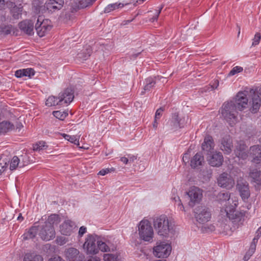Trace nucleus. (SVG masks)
<instances>
[{
    "label": "nucleus",
    "mask_w": 261,
    "mask_h": 261,
    "mask_svg": "<svg viewBox=\"0 0 261 261\" xmlns=\"http://www.w3.org/2000/svg\"><path fill=\"white\" fill-rule=\"evenodd\" d=\"M236 204L234 205H227L224 209L220 211V215L227 217L230 220L231 225L233 226V229H237L240 226H242L244 221L245 213L244 212H239L235 211Z\"/></svg>",
    "instance_id": "f257e3e1"
},
{
    "label": "nucleus",
    "mask_w": 261,
    "mask_h": 261,
    "mask_svg": "<svg viewBox=\"0 0 261 261\" xmlns=\"http://www.w3.org/2000/svg\"><path fill=\"white\" fill-rule=\"evenodd\" d=\"M153 225L157 233L161 236L167 237L172 229V226L165 215L155 217L153 219Z\"/></svg>",
    "instance_id": "f03ea898"
},
{
    "label": "nucleus",
    "mask_w": 261,
    "mask_h": 261,
    "mask_svg": "<svg viewBox=\"0 0 261 261\" xmlns=\"http://www.w3.org/2000/svg\"><path fill=\"white\" fill-rule=\"evenodd\" d=\"M238 109L235 107L233 101L224 102L221 109V114L224 119L232 126L237 121Z\"/></svg>",
    "instance_id": "7ed1b4c3"
},
{
    "label": "nucleus",
    "mask_w": 261,
    "mask_h": 261,
    "mask_svg": "<svg viewBox=\"0 0 261 261\" xmlns=\"http://www.w3.org/2000/svg\"><path fill=\"white\" fill-rule=\"evenodd\" d=\"M138 231L141 240L149 243L153 241L154 232L151 223L148 220H143L140 222Z\"/></svg>",
    "instance_id": "20e7f679"
},
{
    "label": "nucleus",
    "mask_w": 261,
    "mask_h": 261,
    "mask_svg": "<svg viewBox=\"0 0 261 261\" xmlns=\"http://www.w3.org/2000/svg\"><path fill=\"white\" fill-rule=\"evenodd\" d=\"M194 216L196 221L201 224L209 221L211 218L210 210L205 206H198L194 210Z\"/></svg>",
    "instance_id": "39448f33"
},
{
    "label": "nucleus",
    "mask_w": 261,
    "mask_h": 261,
    "mask_svg": "<svg viewBox=\"0 0 261 261\" xmlns=\"http://www.w3.org/2000/svg\"><path fill=\"white\" fill-rule=\"evenodd\" d=\"M221 218H220L217 224L218 230L221 233L225 235L230 234L231 233L235 230L233 229V225H231V222L230 219L227 217H224L220 215Z\"/></svg>",
    "instance_id": "423d86ee"
},
{
    "label": "nucleus",
    "mask_w": 261,
    "mask_h": 261,
    "mask_svg": "<svg viewBox=\"0 0 261 261\" xmlns=\"http://www.w3.org/2000/svg\"><path fill=\"white\" fill-rule=\"evenodd\" d=\"M171 246L165 243H160L153 248L154 255L159 257H167L170 254Z\"/></svg>",
    "instance_id": "0eeeda50"
},
{
    "label": "nucleus",
    "mask_w": 261,
    "mask_h": 261,
    "mask_svg": "<svg viewBox=\"0 0 261 261\" xmlns=\"http://www.w3.org/2000/svg\"><path fill=\"white\" fill-rule=\"evenodd\" d=\"M217 183L222 188L230 189L233 187L234 180L230 175L223 172L218 177Z\"/></svg>",
    "instance_id": "6e6552de"
},
{
    "label": "nucleus",
    "mask_w": 261,
    "mask_h": 261,
    "mask_svg": "<svg viewBox=\"0 0 261 261\" xmlns=\"http://www.w3.org/2000/svg\"><path fill=\"white\" fill-rule=\"evenodd\" d=\"M48 225H43L39 232L41 239L46 241H49L55 237L54 227L50 224Z\"/></svg>",
    "instance_id": "1a4fd4ad"
},
{
    "label": "nucleus",
    "mask_w": 261,
    "mask_h": 261,
    "mask_svg": "<svg viewBox=\"0 0 261 261\" xmlns=\"http://www.w3.org/2000/svg\"><path fill=\"white\" fill-rule=\"evenodd\" d=\"M97 240V239L92 235L87 237L84 244V247L86 249L88 254H95L98 253Z\"/></svg>",
    "instance_id": "9d476101"
},
{
    "label": "nucleus",
    "mask_w": 261,
    "mask_h": 261,
    "mask_svg": "<svg viewBox=\"0 0 261 261\" xmlns=\"http://www.w3.org/2000/svg\"><path fill=\"white\" fill-rule=\"evenodd\" d=\"M65 256L68 261H85L84 255L74 248H69L65 251Z\"/></svg>",
    "instance_id": "9b49d317"
},
{
    "label": "nucleus",
    "mask_w": 261,
    "mask_h": 261,
    "mask_svg": "<svg viewBox=\"0 0 261 261\" xmlns=\"http://www.w3.org/2000/svg\"><path fill=\"white\" fill-rule=\"evenodd\" d=\"M187 194L190 198L189 204L192 206L196 203L199 202L202 197V191L195 186L191 187Z\"/></svg>",
    "instance_id": "f8f14e48"
},
{
    "label": "nucleus",
    "mask_w": 261,
    "mask_h": 261,
    "mask_svg": "<svg viewBox=\"0 0 261 261\" xmlns=\"http://www.w3.org/2000/svg\"><path fill=\"white\" fill-rule=\"evenodd\" d=\"M248 98L245 93L243 92H239L236 96V98L233 101L235 107L240 111H242L246 107L248 104Z\"/></svg>",
    "instance_id": "ddd939ff"
},
{
    "label": "nucleus",
    "mask_w": 261,
    "mask_h": 261,
    "mask_svg": "<svg viewBox=\"0 0 261 261\" xmlns=\"http://www.w3.org/2000/svg\"><path fill=\"white\" fill-rule=\"evenodd\" d=\"M51 28V27L47 24L41 16H39L35 24V29L37 34L40 37L44 36L46 33L49 31Z\"/></svg>",
    "instance_id": "4468645a"
},
{
    "label": "nucleus",
    "mask_w": 261,
    "mask_h": 261,
    "mask_svg": "<svg viewBox=\"0 0 261 261\" xmlns=\"http://www.w3.org/2000/svg\"><path fill=\"white\" fill-rule=\"evenodd\" d=\"M76 226L71 220H65L60 226L61 233L65 236H70L73 232Z\"/></svg>",
    "instance_id": "2eb2a0df"
},
{
    "label": "nucleus",
    "mask_w": 261,
    "mask_h": 261,
    "mask_svg": "<svg viewBox=\"0 0 261 261\" xmlns=\"http://www.w3.org/2000/svg\"><path fill=\"white\" fill-rule=\"evenodd\" d=\"M249 155L252 158L251 162L255 164L261 163V145L252 146L249 149Z\"/></svg>",
    "instance_id": "dca6fc26"
},
{
    "label": "nucleus",
    "mask_w": 261,
    "mask_h": 261,
    "mask_svg": "<svg viewBox=\"0 0 261 261\" xmlns=\"http://www.w3.org/2000/svg\"><path fill=\"white\" fill-rule=\"evenodd\" d=\"M220 147L225 153L229 154L231 152L233 145L232 139L229 135H225L221 139Z\"/></svg>",
    "instance_id": "f3484780"
},
{
    "label": "nucleus",
    "mask_w": 261,
    "mask_h": 261,
    "mask_svg": "<svg viewBox=\"0 0 261 261\" xmlns=\"http://www.w3.org/2000/svg\"><path fill=\"white\" fill-rule=\"evenodd\" d=\"M63 5V0H48L43 6V9H46L49 12H54L60 10Z\"/></svg>",
    "instance_id": "a211bd4d"
},
{
    "label": "nucleus",
    "mask_w": 261,
    "mask_h": 261,
    "mask_svg": "<svg viewBox=\"0 0 261 261\" xmlns=\"http://www.w3.org/2000/svg\"><path fill=\"white\" fill-rule=\"evenodd\" d=\"M208 163L213 167H220L223 162V157L221 152H214L207 157Z\"/></svg>",
    "instance_id": "6ab92c4d"
},
{
    "label": "nucleus",
    "mask_w": 261,
    "mask_h": 261,
    "mask_svg": "<svg viewBox=\"0 0 261 261\" xmlns=\"http://www.w3.org/2000/svg\"><path fill=\"white\" fill-rule=\"evenodd\" d=\"M73 91L71 88H67L63 92L59 94V101L62 105L64 102L65 104L70 103L73 99Z\"/></svg>",
    "instance_id": "aec40b11"
},
{
    "label": "nucleus",
    "mask_w": 261,
    "mask_h": 261,
    "mask_svg": "<svg viewBox=\"0 0 261 261\" xmlns=\"http://www.w3.org/2000/svg\"><path fill=\"white\" fill-rule=\"evenodd\" d=\"M248 178L251 183L261 185V170L256 168H250Z\"/></svg>",
    "instance_id": "412c9836"
},
{
    "label": "nucleus",
    "mask_w": 261,
    "mask_h": 261,
    "mask_svg": "<svg viewBox=\"0 0 261 261\" xmlns=\"http://www.w3.org/2000/svg\"><path fill=\"white\" fill-rule=\"evenodd\" d=\"M19 27L21 31L29 35L34 34V22L32 20H25L19 22Z\"/></svg>",
    "instance_id": "4be33fe9"
},
{
    "label": "nucleus",
    "mask_w": 261,
    "mask_h": 261,
    "mask_svg": "<svg viewBox=\"0 0 261 261\" xmlns=\"http://www.w3.org/2000/svg\"><path fill=\"white\" fill-rule=\"evenodd\" d=\"M258 93L261 95V88L257 93L253 91V95H252V107L250 110L253 113H256L260 107L261 99L258 95Z\"/></svg>",
    "instance_id": "5701e85b"
},
{
    "label": "nucleus",
    "mask_w": 261,
    "mask_h": 261,
    "mask_svg": "<svg viewBox=\"0 0 261 261\" xmlns=\"http://www.w3.org/2000/svg\"><path fill=\"white\" fill-rule=\"evenodd\" d=\"M202 149L209 155L213 152L214 143L212 137L207 136L205 137L203 143L202 144Z\"/></svg>",
    "instance_id": "b1692460"
},
{
    "label": "nucleus",
    "mask_w": 261,
    "mask_h": 261,
    "mask_svg": "<svg viewBox=\"0 0 261 261\" xmlns=\"http://www.w3.org/2000/svg\"><path fill=\"white\" fill-rule=\"evenodd\" d=\"M238 189L242 199H247L250 196V191L248 184L246 182H239L237 184Z\"/></svg>",
    "instance_id": "393cba45"
},
{
    "label": "nucleus",
    "mask_w": 261,
    "mask_h": 261,
    "mask_svg": "<svg viewBox=\"0 0 261 261\" xmlns=\"http://www.w3.org/2000/svg\"><path fill=\"white\" fill-rule=\"evenodd\" d=\"M97 245L98 251L101 250L102 252H108L111 250H113L114 247L109 241L98 240H97Z\"/></svg>",
    "instance_id": "a878e982"
},
{
    "label": "nucleus",
    "mask_w": 261,
    "mask_h": 261,
    "mask_svg": "<svg viewBox=\"0 0 261 261\" xmlns=\"http://www.w3.org/2000/svg\"><path fill=\"white\" fill-rule=\"evenodd\" d=\"M204 163V158L200 153H197L191 160V166L196 168L201 166Z\"/></svg>",
    "instance_id": "bb28decb"
},
{
    "label": "nucleus",
    "mask_w": 261,
    "mask_h": 261,
    "mask_svg": "<svg viewBox=\"0 0 261 261\" xmlns=\"http://www.w3.org/2000/svg\"><path fill=\"white\" fill-rule=\"evenodd\" d=\"M159 79L158 77H149L145 80V85L144 87V91L142 92V94H143L146 91H149L153 88L156 84V80Z\"/></svg>",
    "instance_id": "cd10ccee"
},
{
    "label": "nucleus",
    "mask_w": 261,
    "mask_h": 261,
    "mask_svg": "<svg viewBox=\"0 0 261 261\" xmlns=\"http://www.w3.org/2000/svg\"><path fill=\"white\" fill-rule=\"evenodd\" d=\"M26 164L20 163V159L16 156H14L10 163V169L12 171L15 170L16 168H21L25 166Z\"/></svg>",
    "instance_id": "c85d7f7f"
},
{
    "label": "nucleus",
    "mask_w": 261,
    "mask_h": 261,
    "mask_svg": "<svg viewBox=\"0 0 261 261\" xmlns=\"http://www.w3.org/2000/svg\"><path fill=\"white\" fill-rule=\"evenodd\" d=\"M38 231V226H32L27 232H25L22 237L24 240L34 238Z\"/></svg>",
    "instance_id": "c756f323"
},
{
    "label": "nucleus",
    "mask_w": 261,
    "mask_h": 261,
    "mask_svg": "<svg viewBox=\"0 0 261 261\" xmlns=\"http://www.w3.org/2000/svg\"><path fill=\"white\" fill-rule=\"evenodd\" d=\"M10 13L13 17L15 19H19L22 14L23 7L20 4L18 6L14 5L12 7L10 8Z\"/></svg>",
    "instance_id": "7c9ffc66"
},
{
    "label": "nucleus",
    "mask_w": 261,
    "mask_h": 261,
    "mask_svg": "<svg viewBox=\"0 0 261 261\" xmlns=\"http://www.w3.org/2000/svg\"><path fill=\"white\" fill-rule=\"evenodd\" d=\"M189 118L188 116H181L180 118L179 122H176L175 124L172 125L171 130H175L178 128L184 127L188 122Z\"/></svg>",
    "instance_id": "2f4dec72"
},
{
    "label": "nucleus",
    "mask_w": 261,
    "mask_h": 261,
    "mask_svg": "<svg viewBox=\"0 0 261 261\" xmlns=\"http://www.w3.org/2000/svg\"><path fill=\"white\" fill-rule=\"evenodd\" d=\"M42 256L35 253H27L23 258V261H43Z\"/></svg>",
    "instance_id": "473e14b6"
},
{
    "label": "nucleus",
    "mask_w": 261,
    "mask_h": 261,
    "mask_svg": "<svg viewBox=\"0 0 261 261\" xmlns=\"http://www.w3.org/2000/svg\"><path fill=\"white\" fill-rule=\"evenodd\" d=\"M60 222V218L58 215L53 214L48 216L47 221L45 222L44 224L48 225L50 224L54 227V225L58 224Z\"/></svg>",
    "instance_id": "72a5a7b5"
},
{
    "label": "nucleus",
    "mask_w": 261,
    "mask_h": 261,
    "mask_svg": "<svg viewBox=\"0 0 261 261\" xmlns=\"http://www.w3.org/2000/svg\"><path fill=\"white\" fill-rule=\"evenodd\" d=\"M235 153L237 156L243 160L246 159L248 156V154L244 146H240V149L237 148L235 150Z\"/></svg>",
    "instance_id": "f704fd0d"
},
{
    "label": "nucleus",
    "mask_w": 261,
    "mask_h": 261,
    "mask_svg": "<svg viewBox=\"0 0 261 261\" xmlns=\"http://www.w3.org/2000/svg\"><path fill=\"white\" fill-rule=\"evenodd\" d=\"M45 105L48 107H52L58 105H60L61 103L59 101V97L51 96L46 99Z\"/></svg>",
    "instance_id": "c9c22d12"
},
{
    "label": "nucleus",
    "mask_w": 261,
    "mask_h": 261,
    "mask_svg": "<svg viewBox=\"0 0 261 261\" xmlns=\"http://www.w3.org/2000/svg\"><path fill=\"white\" fill-rule=\"evenodd\" d=\"M13 125L9 122L3 121L0 123V134L6 133L10 129H12Z\"/></svg>",
    "instance_id": "e433bc0d"
},
{
    "label": "nucleus",
    "mask_w": 261,
    "mask_h": 261,
    "mask_svg": "<svg viewBox=\"0 0 261 261\" xmlns=\"http://www.w3.org/2000/svg\"><path fill=\"white\" fill-rule=\"evenodd\" d=\"M124 6L123 4L121 3H114L111 4L107 6L105 9L104 12L105 13H109L111 11L115 10L116 9H118L120 8H122Z\"/></svg>",
    "instance_id": "4c0bfd02"
},
{
    "label": "nucleus",
    "mask_w": 261,
    "mask_h": 261,
    "mask_svg": "<svg viewBox=\"0 0 261 261\" xmlns=\"http://www.w3.org/2000/svg\"><path fill=\"white\" fill-rule=\"evenodd\" d=\"M105 261H120L119 255L117 254L108 253L103 255Z\"/></svg>",
    "instance_id": "58836bf2"
},
{
    "label": "nucleus",
    "mask_w": 261,
    "mask_h": 261,
    "mask_svg": "<svg viewBox=\"0 0 261 261\" xmlns=\"http://www.w3.org/2000/svg\"><path fill=\"white\" fill-rule=\"evenodd\" d=\"M14 5V0H0V9H4L6 5L9 8H11Z\"/></svg>",
    "instance_id": "ea45409f"
},
{
    "label": "nucleus",
    "mask_w": 261,
    "mask_h": 261,
    "mask_svg": "<svg viewBox=\"0 0 261 261\" xmlns=\"http://www.w3.org/2000/svg\"><path fill=\"white\" fill-rule=\"evenodd\" d=\"M62 136L65 139L70 141V142L77 145H79V141L77 139L75 136H70L65 134H62Z\"/></svg>",
    "instance_id": "a19ab883"
},
{
    "label": "nucleus",
    "mask_w": 261,
    "mask_h": 261,
    "mask_svg": "<svg viewBox=\"0 0 261 261\" xmlns=\"http://www.w3.org/2000/svg\"><path fill=\"white\" fill-rule=\"evenodd\" d=\"M53 115L56 118L63 120L67 116L68 113L64 111H57L53 112Z\"/></svg>",
    "instance_id": "79ce46f5"
},
{
    "label": "nucleus",
    "mask_w": 261,
    "mask_h": 261,
    "mask_svg": "<svg viewBox=\"0 0 261 261\" xmlns=\"http://www.w3.org/2000/svg\"><path fill=\"white\" fill-rule=\"evenodd\" d=\"M217 198L220 201H229L230 194L228 192H220L217 195Z\"/></svg>",
    "instance_id": "37998d69"
},
{
    "label": "nucleus",
    "mask_w": 261,
    "mask_h": 261,
    "mask_svg": "<svg viewBox=\"0 0 261 261\" xmlns=\"http://www.w3.org/2000/svg\"><path fill=\"white\" fill-rule=\"evenodd\" d=\"M91 49H87L83 53H80L77 54L78 58L83 60H86L90 56Z\"/></svg>",
    "instance_id": "c03bdc74"
},
{
    "label": "nucleus",
    "mask_w": 261,
    "mask_h": 261,
    "mask_svg": "<svg viewBox=\"0 0 261 261\" xmlns=\"http://www.w3.org/2000/svg\"><path fill=\"white\" fill-rule=\"evenodd\" d=\"M47 146L44 142H39L34 145V150L36 151H40L47 148Z\"/></svg>",
    "instance_id": "a18cd8bd"
},
{
    "label": "nucleus",
    "mask_w": 261,
    "mask_h": 261,
    "mask_svg": "<svg viewBox=\"0 0 261 261\" xmlns=\"http://www.w3.org/2000/svg\"><path fill=\"white\" fill-rule=\"evenodd\" d=\"M180 118H181V116H179L178 113H175L172 115L171 120L169 122L171 128H172V125L175 124L176 122H179Z\"/></svg>",
    "instance_id": "49530a36"
},
{
    "label": "nucleus",
    "mask_w": 261,
    "mask_h": 261,
    "mask_svg": "<svg viewBox=\"0 0 261 261\" xmlns=\"http://www.w3.org/2000/svg\"><path fill=\"white\" fill-rule=\"evenodd\" d=\"M12 31V26L11 25H8L5 26L2 29V33L5 35H9L11 34V32Z\"/></svg>",
    "instance_id": "de8ad7c7"
},
{
    "label": "nucleus",
    "mask_w": 261,
    "mask_h": 261,
    "mask_svg": "<svg viewBox=\"0 0 261 261\" xmlns=\"http://www.w3.org/2000/svg\"><path fill=\"white\" fill-rule=\"evenodd\" d=\"M24 76L31 77L35 74V71L32 68L23 69Z\"/></svg>",
    "instance_id": "09e8293b"
},
{
    "label": "nucleus",
    "mask_w": 261,
    "mask_h": 261,
    "mask_svg": "<svg viewBox=\"0 0 261 261\" xmlns=\"http://www.w3.org/2000/svg\"><path fill=\"white\" fill-rule=\"evenodd\" d=\"M243 71V68L240 66H236L233 67L229 72V75H234L238 73H240Z\"/></svg>",
    "instance_id": "8fccbe9b"
},
{
    "label": "nucleus",
    "mask_w": 261,
    "mask_h": 261,
    "mask_svg": "<svg viewBox=\"0 0 261 261\" xmlns=\"http://www.w3.org/2000/svg\"><path fill=\"white\" fill-rule=\"evenodd\" d=\"M261 38V35L259 33H257L255 34L254 38L253 39V42L252 45L255 46L259 43Z\"/></svg>",
    "instance_id": "3c124183"
},
{
    "label": "nucleus",
    "mask_w": 261,
    "mask_h": 261,
    "mask_svg": "<svg viewBox=\"0 0 261 261\" xmlns=\"http://www.w3.org/2000/svg\"><path fill=\"white\" fill-rule=\"evenodd\" d=\"M256 248V244L254 243H251L250 249L247 253L245 255L244 258H246L247 255H251L255 251Z\"/></svg>",
    "instance_id": "603ef678"
},
{
    "label": "nucleus",
    "mask_w": 261,
    "mask_h": 261,
    "mask_svg": "<svg viewBox=\"0 0 261 261\" xmlns=\"http://www.w3.org/2000/svg\"><path fill=\"white\" fill-rule=\"evenodd\" d=\"M162 9V7L160 8L159 10H156L155 11V13L154 14L152 17L150 18L149 19L150 22H153L158 19V17L161 12Z\"/></svg>",
    "instance_id": "864d4df0"
},
{
    "label": "nucleus",
    "mask_w": 261,
    "mask_h": 261,
    "mask_svg": "<svg viewBox=\"0 0 261 261\" xmlns=\"http://www.w3.org/2000/svg\"><path fill=\"white\" fill-rule=\"evenodd\" d=\"M174 200H175L176 204L178 205V208L181 211L184 210V207L182 204L181 202V200L179 197H174Z\"/></svg>",
    "instance_id": "5fc2aeb1"
},
{
    "label": "nucleus",
    "mask_w": 261,
    "mask_h": 261,
    "mask_svg": "<svg viewBox=\"0 0 261 261\" xmlns=\"http://www.w3.org/2000/svg\"><path fill=\"white\" fill-rule=\"evenodd\" d=\"M164 109L162 108L158 109L155 114L154 118L155 119H159L162 114Z\"/></svg>",
    "instance_id": "6e6d98bb"
},
{
    "label": "nucleus",
    "mask_w": 261,
    "mask_h": 261,
    "mask_svg": "<svg viewBox=\"0 0 261 261\" xmlns=\"http://www.w3.org/2000/svg\"><path fill=\"white\" fill-rule=\"evenodd\" d=\"M203 231L205 232L212 231L215 230V226L213 225H210L207 227L204 226L203 227Z\"/></svg>",
    "instance_id": "4d7b16f0"
},
{
    "label": "nucleus",
    "mask_w": 261,
    "mask_h": 261,
    "mask_svg": "<svg viewBox=\"0 0 261 261\" xmlns=\"http://www.w3.org/2000/svg\"><path fill=\"white\" fill-rule=\"evenodd\" d=\"M87 228L86 227L83 226H81L80 228L79 231V236L80 237H82L84 234H85L86 232Z\"/></svg>",
    "instance_id": "13d9d810"
},
{
    "label": "nucleus",
    "mask_w": 261,
    "mask_h": 261,
    "mask_svg": "<svg viewBox=\"0 0 261 261\" xmlns=\"http://www.w3.org/2000/svg\"><path fill=\"white\" fill-rule=\"evenodd\" d=\"M15 75L17 77H21L24 76L23 69L17 70L15 73Z\"/></svg>",
    "instance_id": "bf43d9fd"
},
{
    "label": "nucleus",
    "mask_w": 261,
    "mask_h": 261,
    "mask_svg": "<svg viewBox=\"0 0 261 261\" xmlns=\"http://www.w3.org/2000/svg\"><path fill=\"white\" fill-rule=\"evenodd\" d=\"M127 156L129 160V163H134L137 159V155L128 154Z\"/></svg>",
    "instance_id": "052dcab7"
},
{
    "label": "nucleus",
    "mask_w": 261,
    "mask_h": 261,
    "mask_svg": "<svg viewBox=\"0 0 261 261\" xmlns=\"http://www.w3.org/2000/svg\"><path fill=\"white\" fill-rule=\"evenodd\" d=\"M48 261H64L61 257L55 255L52 256L48 259Z\"/></svg>",
    "instance_id": "680f3d73"
},
{
    "label": "nucleus",
    "mask_w": 261,
    "mask_h": 261,
    "mask_svg": "<svg viewBox=\"0 0 261 261\" xmlns=\"http://www.w3.org/2000/svg\"><path fill=\"white\" fill-rule=\"evenodd\" d=\"M28 156L27 155H25L24 156H21L20 160H21V162L20 163H25L26 164L25 166L27 165L29 163V161L28 160Z\"/></svg>",
    "instance_id": "e2e57ef3"
},
{
    "label": "nucleus",
    "mask_w": 261,
    "mask_h": 261,
    "mask_svg": "<svg viewBox=\"0 0 261 261\" xmlns=\"http://www.w3.org/2000/svg\"><path fill=\"white\" fill-rule=\"evenodd\" d=\"M96 0H85L86 4H84L83 7H87L90 5H92Z\"/></svg>",
    "instance_id": "0e129e2a"
},
{
    "label": "nucleus",
    "mask_w": 261,
    "mask_h": 261,
    "mask_svg": "<svg viewBox=\"0 0 261 261\" xmlns=\"http://www.w3.org/2000/svg\"><path fill=\"white\" fill-rule=\"evenodd\" d=\"M109 172V170L108 169H102L99 172L98 174L103 176L105 175L106 174L108 173Z\"/></svg>",
    "instance_id": "69168bd1"
},
{
    "label": "nucleus",
    "mask_w": 261,
    "mask_h": 261,
    "mask_svg": "<svg viewBox=\"0 0 261 261\" xmlns=\"http://www.w3.org/2000/svg\"><path fill=\"white\" fill-rule=\"evenodd\" d=\"M120 161L125 165L129 163V160H128V156L127 157L123 156V157L121 158Z\"/></svg>",
    "instance_id": "338daca9"
},
{
    "label": "nucleus",
    "mask_w": 261,
    "mask_h": 261,
    "mask_svg": "<svg viewBox=\"0 0 261 261\" xmlns=\"http://www.w3.org/2000/svg\"><path fill=\"white\" fill-rule=\"evenodd\" d=\"M219 85V82L217 80L215 81L214 84L212 85L213 89L217 88Z\"/></svg>",
    "instance_id": "774afa93"
}]
</instances>
